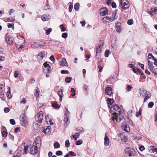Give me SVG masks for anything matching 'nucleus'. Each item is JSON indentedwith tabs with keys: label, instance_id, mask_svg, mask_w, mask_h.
Instances as JSON below:
<instances>
[{
	"label": "nucleus",
	"instance_id": "f257e3e1",
	"mask_svg": "<svg viewBox=\"0 0 157 157\" xmlns=\"http://www.w3.org/2000/svg\"><path fill=\"white\" fill-rule=\"evenodd\" d=\"M110 111L113 112L112 118L115 124L120 122L122 119L121 116V108L117 105H115L111 107Z\"/></svg>",
	"mask_w": 157,
	"mask_h": 157
},
{
	"label": "nucleus",
	"instance_id": "f03ea898",
	"mask_svg": "<svg viewBox=\"0 0 157 157\" xmlns=\"http://www.w3.org/2000/svg\"><path fill=\"white\" fill-rule=\"evenodd\" d=\"M124 122L122 124L121 127L122 129L127 132H129L130 131V129L129 125L133 126L134 124L132 121L128 117H126L124 118Z\"/></svg>",
	"mask_w": 157,
	"mask_h": 157
},
{
	"label": "nucleus",
	"instance_id": "7ed1b4c3",
	"mask_svg": "<svg viewBox=\"0 0 157 157\" xmlns=\"http://www.w3.org/2000/svg\"><path fill=\"white\" fill-rule=\"evenodd\" d=\"M139 92L140 95L144 97V102H145L151 98V93L149 92L146 91L143 88H140L139 90Z\"/></svg>",
	"mask_w": 157,
	"mask_h": 157
},
{
	"label": "nucleus",
	"instance_id": "20e7f679",
	"mask_svg": "<svg viewBox=\"0 0 157 157\" xmlns=\"http://www.w3.org/2000/svg\"><path fill=\"white\" fill-rule=\"evenodd\" d=\"M125 155L126 156H128L129 157H133L136 154V151L135 150L130 147L126 148L125 149Z\"/></svg>",
	"mask_w": 157,
	"mask_h": 157
},
{
	"label": "nucleus",
	"instance_id": "39448f33",
	"mask_svg": "<svg viewBox=\"0 0 157 157\" xmlns=\"http://www.w3.org/2000/svg\"><path fill=\"white\" fill-rule=\"evenodd\" d=\"M148 68L151 72L157 75V61L153 63L148 64Z\"/></svg>",
	"mask_w": 157,
	"mask_h": 157
},
{
	"label": "nucleus",
	"instance_id": "423d86ee",
	"mask_svg": "<svg viewBox=\"0 0 157 157\" xmlns=\"http://www.w3.org/2000/svg\"><path fill=\"white\" fill-rule=\"evenodd\" d=\"M130 6L128 1L127 0H121L120 6L123 9L126 10L128 9Z\"/></svg>",
	"mask_w": 157,
	"mask_h": 157
},
{
	"label": "nucleus",
	"instance_id": "0eeeda50",
	"mask_svg": "<svg viewBox=\"0 0 157 157\" xmlns=\"http://www.w3.org/2000/svg\"><path fill=\"white\" fill-rule=\"evenodd\" d=\"M43 119V112L40 111L35 116V120L36 122L41 123Z\"/></svg>",
	"mask_w": 157,
	"mask_h": 157
},
{
	"label": "nucleus",
	"instance_id": "6e6552de",
	"mask_svg": "<svg viewBox=\"0 0 157 157\" xmlns=\"http://www.w3.org/2000/svg\"><path fill=\"white\" fill-rule=\"evenodd\" d=\"M38 152V147L35 145H32L30 147V153L33 155H36Z\"/></svg>",
	"mask_w": 157,
	"mask_h": 157
},
{
	"label": "nucleus",
	"instance_id": "1a4fd4ad",
	"mask_svg": "<svg viewBox=\"0 0 157 157\" xmlns=\"http://www.w3.org/2000/svg\"><path fill=\"white\" fill-rule=\"evenodd\" d=\"M43 65L44 67L43 70V71L46 73H49L51 68L50 65L46 62L44 63Z\"/></svg>",
	"mask_w": 157,
	"mask_h": 157
},
{
	"label": "nucleus",
	"instance_id": "9d476101",
	"mask_svg": "<svg viewBox=\"0 0 157 157\" xmlns=\"http://www.w3.org/2000/svg\"><path fill=\"white\" fill-rule=\"evenodd\" d=\"M156 61H157V60L154 58L152 54L150 53L149 54L148 58V64L153 63L154 62H155Z\"/></svg>",
	"mask_w": 157,
	"mask_h": 157
},
{
	"label": "nucleus",
	"instance_id": "9b49d317",
	"mask_svg": "<svg viewBox=\"0 0 157 157\" xmlns=\"http://www.w3.org/2000/svg\"><path fill=\"white\" fill-rule=\"evenodd\" d=\"M13 38L12 37L9 36L6 38V42L7 44L9 45H13Z\"/></svg>",
	"mask_w": 157,
	"mask_h": 157
},
{
	"label": "nucleus",
	"instance_id": "f8f14e48",
	"mask_svg": "<svg viewBox=\"0 0 157 157\" xmlns=\"http://www.w3.org/2000/svg\"><path fill=\"white\" fill-rule=\"evenodd\" d=\"M99 11L100 15L101 16H104L108 14V11L105 7L101 8L99 10Z\"/></svg>",
	"mask_w": 157,
	"mask_h": 157
},
{
	"label": "nucleus",
	"instance_id": "ddd939ff",
	"mask_svg": "<svg viewBox=\"0 0 157 157\" xmlns=\"http://www.w3.org/2000/svg\"><path fill=\"white\" fill-rule=\"evenodd\" d=\"M20 120L21 121L25 124H26L27 123L26 116V114L24 113H23L21 115Z\"/></svg>",
	"mask_w": 157,
	"mask_h": 157
},
{
	"label": "nucleus",
	"instance_id": "4468645a",
	"mask_svg": "<svg viewBox=\"0 0 157 157\" xmlns=\"http://www.w3.org/2000/svg\"><path fill=\"white\" fill-rule=\"evenodd\" d=\"M105 94L107 95H111L112 94V88L110 87H107L105 89Z\"/></svg>",
	"mask_w": 157,
	"mask_h": 157
},
{
	"label": "nucleus",
	"instance_id": "2eb2a0df",
	"mask_svg": "<svg viewBox=\"0 0 157 157\" xmlns=\"http://www.w3.org/2000/svg\"><path fill=\"white\" fill-rule=\"evenodd\" d=\"M104 144L108 148H109L110 146V144H109V138L107 136H105L104 138Z\"/></svg>",
	"mask_w": 157,
	"mask_h": 157
},
{
	"label": "nucleus",
	"instance_id": "dca6fc26",
	"mask_svg": "<svg viewBox=\"0 0 157 157\" xmlns=\"http://www.w3.org/2000/svg\"><path fill=\"white\" fill-rule=\"evenodd\" d=\"M148 12L152 16L153 15L155 14H156V12L157 11V8H153L150 9H149L148 10Z\"/></svg>",
	"mask_w": 157,
	"mask_h": 157
},
{
	"label": "nucleus",
	"instance_id": "f3484780",
	"mask_svg": "<svg viewBox=\"0 0 157 157\" xmlns=\"http://www.w3.org/2000/svg\"><path fill=\"white\" fill-rule=\"evenodd\" d=\"M115 19L114 17H109L108 16H106L105 17H104L102 18L103 21L104 22H106L108 21H113Z\"/></svg>",
	"mask_w": 157,
	"mask_h": 157
},
{
	"label": "nucleus",
	"instance_id": "a211bd4d",
	"mask_svg": "<svg viewBox=\"0 0 157 157\" xmlns=\"http://www.w3.org/2000/svg\"><path fill=\"white\" fill-rule=\"evenodd\" d=\"M149 150L151 153H157V148H155L153 146H151L149 147Z\"/></svg>",
	"mask_w": 157,
	"mask_h": 157
},
{
	"label": "nucleus",
	"instance_id": "6ab92c4d",
	"mask_svg": "<svg viewBox=\"0 0 157 157\" xmlns=\"http://www.w3.org/2000/svg\"><path fill=\"white\" fill-rule=\"evenodd\" d=\"M67 64V62L65 59L63 58L61 60L59 61V64L60 66H65Z\"/></svg>",
	"mask_w": 157,
	"mask_h": 157
},
{
	"label": "nucleus",
	"instance_id": "aec40b11",
	"mask_svg": "<svg viewBox=\"0 0 157 157\" xmlns=\"http://www.w3.org/2000/svg\"><path fill=\"white\" fill-rule=\"evenodd\" d=\"M51 127L50 126H48L45 129H44L43 132L47 135L49 134L51 132Z\"/></svg>",
	"mask_w": 157,
	"mask_h": 157
},
{
	"label": "nucleus",
	"instance_id": "412c9836",
	"mask_svg": "<svg viewBox=\"0 0 157 157\" xmlns=\"http://www.w3.org/2000/svg\"><path fill=\"white\" fill-rule=\"evenodd\" d=\"M121 24L120 23L117 22L116 24V30L118 33H120L121 31Z\"/></svg>",
	"mask_w": 157,
	"mask_h": 157
},
{
	"label": "nucleus",
	"instance_id": "4be33fe9",
	"mask_svg": "<svg viewBox=\"0 0 157 157\" xmlns=\"http://www.w3.org/2000/svg\"><path fill=\"white\" fill-rule=\"evenodd\" d=\"M119 137H120V139H121V141L124 142H125L126 141L127 139V136L124 135L123 133L120 134L119 135Z\"/></svg>",
	"mask_w": 157,
	"mask_h": 157
},
{
	"label": "nucleus",
	"instance_id": "5701e85b",
	"mask_svg": "<svg viewBox=\"0 0 157 157\" xmlns=\"http://www.w3.org/2000/svg\"><path fill=\"white\" fill-rule=\"evenodd\" d=\"M45 53L43 52H40L37 56V58L39 60L42 59L44 57Z\"/></svg>",
	"mask_w": 157,
	"mask_h": 157
},
{
	"label": "nucleus",
	"instance_id": "b1692460",
	"mask_svg": "<svg viewBox=\"0 0 157 157\" xmlns=\"http://www.w3.org/2000/svg\"><path fill=\"white\" fill-rule=\"evenodd\" d=\"M63 121L64 122V126L65 127H67L69 124V117H64Z\"/></svg>",
	"mask_w": 157,
	"mask_h": 157
},
{
	"label": "nucleus",
	"instance_id": "393cba45",
	"mask_svg": "<svg viewBox=\"0 0 157 157\" xmlns=\"http://www.w3.org/2000/svg\"><path fill=\"white\" fill-rule=\"evenodd\" d=\"M50 17V15L49 14H44L41 16V18L43 21L48 20Z\"/></svg>",
	"mask_w": 157,
	"mask_h": 157
},
{
	"label": "nucleus",
	"instance_id": "a878e982",
	"mask_svg": "<svg viewBox=\"0 0 157 157\" xmlns=\"http://www.w3.org/2000/svg\"><path fill=\"white\" fill-rule=\"evenodd\" d=\"M42 45L40 44L38 42H35L34 44L31 45V47L33 48H38L39 47H41Z\"/></svg>",
	"mask_w": 157,
	"mask_h": 157
},
{
	"label": "nucleus",
	"instance_id": "bb28decb",
	"mask_svg": "<svg viewBox=\"0 0 157 157\" xmlns=\"http://www.w3.org/2000/svg\"><path fill=\"white\" fill-rule=\"evenodd\" d=\"M7 97L9 98L10 99L12 98V96L11 95V92L10 91V87H8V91L7 93Z\"/></svg>",
	"mask_w": 157,
	"mask_h": 157
},
{
	"label": "nucleus",
	"instance_id": "cd10ccee",
	"mask_svg": "<svg viewBox=\"0 0 157 157\" xmlns=\"http://www.w3.org/2000/svg\"><path fill=\"white\" fill-rule=\"evenodd\" d=\"M20 72L18 71H14V73L13 76L15 78H18L20 77Z\"/></svg>",
	"mask_w": 157,
	"mask_h": 157
},
{
	"label": "nucleus",
	"instance_id": "c85d7f7f",
	"mask_svg": "<svg viewBox=\"0 0 157 157\" xmlns=\"http://www.w3.org/2000/svg\"><path fill=\"white\" fill-rule=\"evenodd\" d=\"M107 100L108 101V103L109 105V107H110L109 105H112L114 101V100L113 99H111L110 98H108L107 99Z\"/></svg>",
	"mask_w": 157,
	"mask_h": 157
},
{
	"label": "nucleus",
	"instance_id": "c756f323",
	"mask_svg": "<svg viewBox=\"0 0 157 157\" xmlns=\"http://www.w3.org/2000/svg\"><path fill=\"white\" fill-rule=\"evenodd\" d=\"M57 94L60 97V101H61L62 99V98L63 96V93H62V92H60V91H58L57 92Z\"/></svg>",
	"mask_w": 157,
	"mask_h": 157
},
{
	"label": "nucleus",
	"instance_id": "7c9ffc66",
	"mask_svg": "<svg viewBox=\"0 0 157 157\" xmlns=\"http://www.w3.org/2000/svg\"><path fill=\"white\" fill-rule=\"evenodd\" d=\"M35 92L34 93L36 97L39 96V93L40 92V90L38 87H36L35 90Z\"/></svg>",
	"mask_w": 157,
	"mask_h": 157
},
{
	"label": "nucleus",
	"instance_id": "2f4dec72",
	"mask_svg": "<svg viewBox=\"0 0 157 157\" xmlns=\"http://www.w3.org/2000/svg\"><path fill=\"white\" fill-rule=\"evenodd\" d=\"M138 72H139V73L141 76V77H142L144 79H145L146 77L144 75V74L143 71L140 69H138Z\"/></svg>",
	"mask_w": 157,
	"mask_h": 157
},
{
	"label": "nucleus",
	"instance_id": "473e14b6",
	"mask_svg": "<svg viewBox=\"0 0 157 157\" xmlns=\"http://www.w3.org/2000/svg\"><path fill=\"white\" fill-rule=\"evenodd\" d=\"M29 145H25V144H24V152L25 154H27L28 153V149Z\"/></svg>",
	"mask_w": 157,
	"mask_h": 157
},
{
	"label": "nucleus",
	"instance_id": "72a5a7b5",
	"mask_svg": "<svg viewBox=\"0 0 157 157\" xmlns=\"http://www.w3.org/2000/svg\"><path fill=\"white\" fill-rule=\"evenodd\" d=\"M79 7V4L78 3H76L75 4L74 8L75 10L77 11L78 10Z\"/></svg>",
	"mask_w": 157,
	"mask_h": 157
},
{
	"label": "nucleus",
	"instance_id": "f704fd0d",
	"mask_svg": "<svg viewBox=\"0 0 157 157\" xmlns=\"http://www.w3.org/2000/svg\"><path fill=\"white\" fill-rule=\"evenodd\" d=\"M72 78L70 77L67 76L65 79V82L66 83H70L72 80Z\"/></svg>",
	"mask_w": 157,
	"mask_h": 157
},
{
	"label": "nucleus",
	"instance_id": "c9c22d12",
	"mask_svg": "<svg viewBox=\"0 0 157 157\" xmlns=\"http://www.w3.org/2000/svg\"><path fill=\"white\" fill-rule=\"evenodd\" d=\"M52 105L53 107L56 109H59L60 107V106L57 103L54 102L52 103Z\"/></svg>",
	"mask_w": 157,
	"mask_h": 157
},
{
	"label": "nucleus",
	"instance_id": "e433bc0d",
	"mask_svg": "<svg viewBox=\"0 0 157 157\" xmlns=\"http://www.w3.org/2000/svg\"><path fill=\"white\" fill-rule=\"evenodd\" d=\"M102 48H101V47H99L97 46L96 48V53L97 54V53L101 54L100 53L102 51Z\"/></svg>",
	"mask_w": 157,
	"mask_h": 157
},
{
	"label": "nucleus",
	"instance_id": "4c0bfd02",
	"mask_svg": "<svg viewBox=\"0 0 157 157\" xmlns=\"http://www.w3.org/2000/svg\"><path fill=\"white\" fill-rule=\"evenodd\" d=\"M79 136V134L78 133H76L72 136V138L75 140H77V139L78 138Z\"/></svg>",
	"mask_w": 157,
	"mask_h": 157
},
{
	"label": "nucleus",
	"instance_id": "58836bf2",
	"mask_svg": "<svg viewBox=\"0 0 157 157\" xmlns=\"http://www.w3.org/2000/svg\"><path fill=\"white\" fill-rule=\"evenodd\" d=\"M104 41L103 40H101L99 41V45L98 46L101 47V48H102L103 46L104 45Z\"/></svg>",
	"mask_w": 157,
	"mask_h": 157
},
{
	"label": "nucleus",
	"instance_id": "ea45409f",
	"mask_svg": "<svg viewBox=\"0 0 157 157\" xmlns=\"http://www.w3.org/2000/svg\"><path fill=\"white\" fill-rule=\"evenodd\" d=\"M65 117H68L70 115V112L67 108H66L65 111Z\"/></svg>",
	"mask_w": 157,
	"mask_h": 157
},
{
	"label": "nucleus",
	"instance_id": "a19ab883",
	"mask_svg": "<svg viewBox=\"0 0 157 157\" xmlns=\"http://www.w3.org/2000/svg\"><path fill=\"white\" fill-rule=\"evenodd\" d=\"M7 20L8 21L10 22H13L15 21V19L11 17H10L7 18Z\"/></svg>",
	"mask_w": 157,
	"mask_h": 157
},
{
	"label": "nucleus",
	"instance_id": "79ce46f5",
	"mask_svg": "<svg viewBox=\"0 0 157 157\" xmlns=\"http://www.w3.org/2000/svg\"><path fill=\"white\" fill-rule=\"evenodd\" d=\"M60 144L58 142L55 143L54 144V146L55 148H58L60 147Z\"/></svg>",
	"mask_w": 157,
	"mask_h": 157
},
{
	"label": "nucleus",
	"instance_id": "37998d69",
	"mask_svg": "<svg viewBox=\"0 0 157 157\" xmlns=\"http://www.w3.org/2000/svg\"><path fill=\"white\" fill-rule=\"evenodd\" d=\"M7 26L9 28H12L13 29V30L14 29V24L13 23H8L7 24Z\"/></svg>",
	"mask_w": 157,
	"mask_h": 157
},
{
	"label": "nucleus",
	"instance_id": "c03bdc74",
	"mask_svg": "<svg viewBox=\"0 0 157 157\" xmlns=\"http://www.w3.org/2000/svg\"><path fill=\"white\" fill-rule=\"evenodd\" d=\"M2 136L5 138L7 136V131H2Z\"/></svg>",
	"mask_w": 157,
	"mask_h": 157
},
{
	"label": "nucleus",
	"instance_id": "a18cd8bd",
	"mask_svg": "<svg viewBox=\"0 0 157 157\" xmlns=\"http://www.w3.org/2000/svg\"><path fill=\"white\" fill-rule=\"evenodd\" d=\"M60 28L61 29L62 32H64L66 30V28L63 25H60L59 26Z\"/></svg>",
	"mask_w": 157,
	"mask_h": 157
},
{
	"label": "nucleus",
	"instance_id": "49530a36",
	"mask_svg": "<svg viewBox=\"0 0 157 157\" xmlns=\"http://www.w3.org/2000/svg\"><path fill=\"white\" fill-rule=\"evenodd\" d=\"M82 143V140H79L76 142V145H79L81 144Z\"/></svg>",
	"mask_w": 157,
	"mask_h": 157
},
{
	"label": "nucleus",
	"instance_id": "de8ad7c7",
	"mask_svg": "<svg viewBox=\"0 0 157 157\" xmlns=\"http://www.w3.org/2000/svg\"><path fill=\"white\" fill-rule=\"evenodd\" d=\"M70 143L69 140H66L65 142V146L68 147L70 146Z\"/></svg>",
	"mask_w": 157,
	"mask_h": 157
},
{
	"label": "nucleus",
	"instance_id": "09e8293b",
	"mask_svg": "<svg viewBox=\"0 0 157 157\" xmlns=\"http://www.w3.org/2000/svg\"><path fill=\"white\" fill-rule=\"evenodd\" d=\"M154 104V103L153 102L151 101L148 104V107L150 108H152Z\"/></svg>",
	"mask_w": 157,
	"mask_h": 157
},
{
	"label": "nucleus",
	"instance_id": "8fccbe9b",
	"mask_svg": "<svg viewBox=\"0 0 157 157\" xmlns=\"http://www.w3.org/2000/svg\"><path fill=\"white\" fill-rule=\"evenodd\" d=\"M68 34L67 33H63L62 35V37L64 39H66L67 36Z\"/></svg>",
	"mask_w": 157,
	"mask_h": 157
},
{
	"label": "nucleus",
	"instance_id": "3c124183",
	"mask_svg": "<svg viewBox=\"0 0 157 157\" xmlns=\"http://www.w3.org/2000/svg\"><path fill=\"white\" fill-rule=\"evenodd\" d=\"M73 8V5L72 3H71L69 5V10L70 12H71L72 9Z\"/></svg>",
	"mask_w": 157,
	"mask_h": 157
},
{
	"label": "nucleus",
	"instance_id": "603ef678",
	"mask_svg": "<svg viewBox=\"0 0 157 157\" xmlns=\"http://www.w3.org/2000/svg\"><path fill=\"white\" fill-rule=\"evenodd\" d=\"M110 53V52L109 50H107L105 52V56L106 57H108L109 54Z\"/></svg>",
	"mask_w": 157,
	"mask_h": 157
},
{
	"label": "nucleus",
	"instance_id": "864d4df0",
	"mask_svg": "<svg viewBox=\"0 0 157 157\" xmlns=\"http://www.w3.org/2000/svg\"><path fill=\"white\" fill-rule=\"evenodd\" d=\"M52 30V29L51 28H49L48 30H47L46 32V34L47 35H48L51 32Z\"/></svg>",
	"mask_w": 157,
	"mask_h": 157
},
{
	"label": "nucleus",
	"instance_id": "5fc2aeb1",
	"mask_svg": "<svg viewBox=\"0 0 157 157\" xmlns=\"http://www.w3.org/2000/svg\"><path fill=\"white\" fill-rule=\"evenodd\" d=\"M133 21L132 19L129 20L128 22L127 23L129 25H132L133 24Z\"/></svg>",
	"mask_w": 157,
	"mask_h": 157
},
{
	"label": "nucleus",
	"instance_id": "6e6d98bb",
	"mask_svg": "<svg viewBox=\"0 0 157 157\" xmlns=\"http://www.w3.org/2000/svg\"><path fill=\"white\" fill-rule=\"evenodd\" d=\"M48 124H54V122L51 119H49V121L47 123Z\"/></svg>",
	"mask_w": 157,
	"mask_h": 157
},
{
	"label": "nucleus",
	"instance_id": "4d7b16f0",
	"mask_svg": "<svg viewBox=\"0 0 157 157\" xmlns=\"http://www.w3.org/2000/svg\"><path fill=\"white\" fill-rule=\"evenodd\" d=\"M69 153L70 155L73 156H76V153L72 151H70L69 152Z\"/></svg>",
	"mask_w": 157,
	"mask_h": 157
},
{
	"label": "nucleus",
	"instance_id": "13d9d810",
	"mask_svg": "<svg viewBox=\"0 0 157 157\" xmlns=\"http://www.w3.org/2000/svg\"><path fill=\"white\" fill-rule=\"evenodd\" d=\"M26 102V99L25 98H22V100L20 101L21 103L25 104Z\"/></svg>",
	"mask_w": 157,
	"mask_h": 157
},
{
	"label": "nucleus",
	"instance_id": "bf43d9fd",
	"mask_svg": "<svg viewBox=\"0 0 157 157\" xmlns=\"http://www.w3.org/2000/svg\"><path fill=\"white\" fill-rule=\"evenodd\" d=\"M62 152L61 151H58L56 152V155H60L62 154Z\"/></svg>",
	"mask_w": 157,
	"mask_h": 157
},
{
	"label": "nucleus",
	"instance_id": "052dcab7",
	"mask_svg": "<svg viewBox=\"0 0 157 157\" xmlns=\"http://www.w3.org/2000/svg\"><path fill=\"white\" fill-rule=\"evenodd\" d=\"M111 48L113 49H117L116 46L114 44H112L111 45Z\"/></svg>",
	"mask_w": 157,
	"mask_h": 157
},
{
	"label": "nucleus",
	"instance_id": "680f3d73",
	"mask_svg": "<svg viewBox=\"0 0 157 157\" xmlns=\"http://www.w3.org/2000/svg\"><path fill=\"white\" fill-rule=\"evenodd\" d=\"M61 73L62 74H67L69 73L68 71L66 70H62L61 71Z\"/></svg>",
	"mask_w": 157,
	"mask_h": 157
},
{
	"label": "nucleus",
	"instance_id": "e2e57ef3",
	"mask_svg": "<svg viewBox=\"0 0 157 157\" xmlns=\"http://www.w3.org/2000/svg\"><path fill=\"white\" fill-rule=\"evenodd\" d=\"M132 88V86L129 85H128L126 87V89L128 91H130Z\"/></svg>",
	"mask_w": 157,
	"mask_h": 157
},
{
	"label": "nucleus",
	"instance_id": "0e129e2a",
	"mask_svg": "<svg viewBox=\"0 0 157 157\" xmlns=\"http://www.w3.org/2000/svg\"><path fill=\"white\" fill-rule=\"evenodd\" d=\"M10 122L11 124L12 125H14L15 124V122L13 119H11L10 120Z\"/></svg>",
	"mask_w": 157,
	"mask_h": 157
},
{
	"label": "nucleus",
	"instance_id": "69168bd1",
	"mask_svg": "<svg viewBox=\"0 0 157 157\" xmlns=\"http://www.w3.org/2000/svg\"><path fill=\"white\" fill-rule=\"evenodd\" d=\"M10 111V109L8 107L5 108L4 109V111L6 113H7L9 112Z\"/></svg>",
	"mask_w": 157,
	"mask_h": 157
},
{
	"label": "nucleus",
	"instance_id": "338daca9",
	"mask_svg": "<svg viewBox=\"0 0 157 157\" xmlns=\"http://www.w3.org/2000/svg\"><path fill=\"white\" fill-rule=\"evenodd\" d=\"M4 95V92L1 89L0 90V97H2Z\"/></svg>",
	"mask_w": 157,
	"mask_h": 157
},
{
	"label": "nucleus",
	"instance_id": "774afa93",
	"mask_svg": "<svg viewBox=\"0 0 157 157\" xmlns=\"http://www.w3.org/2000/svg\"><path fill=\"white\" fill-rule=\"evenodd\" d=\"M132 110H129L128 113L127 114H128V116H130L132 115Z\"/></svg>",
	"mask_w": 157,
	"mask_h": 157
}]
</instances>
